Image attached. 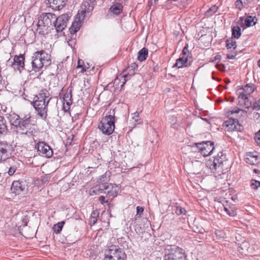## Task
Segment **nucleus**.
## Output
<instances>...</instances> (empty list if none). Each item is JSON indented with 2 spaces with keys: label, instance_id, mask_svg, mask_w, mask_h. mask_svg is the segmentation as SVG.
Instances as JSON below:
<instances>
[{
  "label": "nucleus",
  "instance_id": "nucleus-1",
  "mask_svg": "<svg viewBox=\"0 0 260 260\" xmlns=\"http://www.w3.org/2000/svg\"><path fill=\"white\" fill-rule=\"evenodd\" d=\"M46 89H42L34 98L33 106L37 112V114L43 120L47 117L48 105L52 99Z\"/></svg>",
  "mask_w": 260,
  "mask_h": 260
},
{
  "label": "nucleus",
  "instance_id": "nucleus-2",
  "mask_svg": "<svg viewBox=\"0 0 260 260\" xmlns=\"http://www.w3.org/2000/svg\"><path fill=\"white\" fill-rule=\"evenodd\" d=\"M96 4V0H84L81 5L80 12L76 15V19L70 28L71 34H75L81 26V23L84 19L86 14L91 12Z\"/></svg>",
  "mask_w": 260,
  "mask_h": 260
},
{
  "label": "nucleus",
  "instance_id": "nucleus-3",
  "mask_svg": "<svg viewBox=\"0 0 260 260\" xmlns=\"http://www.w3.org/2000/svg\"><path fill=\"white\" fill-rule=\"evenodd\" d=\"M31 118L30 114L22 115L14 131H16L17 133H19L20 135L28 137L35 136L37 131L35 125L31 122Z\"/></svg>",
  "mask_w": 260,
  "mask_h": 260
},
{
  "label": "nucleus",
  "instance_id": "nucleus-4",
  "mask_svg": "<svg viewBox=\"0 0 260 260\" xmlns=\"http://www.w3.org/2000/svg\"><path fill=\"white\" fill-rule=\"evenodd\" d=\"M31 59L32 69L36 72L40 71L43 67H47L51 62L50 55L43 50L35 52Z\"/></svg>",
  "mask_w": 260,
  "mask_h": 260
},
{
  "label": "nucleus",
  "instance_id": "nucleus-5",
  "mask_svg": "<svg viewBox=\"0 0 260 260\" xmlns=\"http://www.w3.org/2000/svg\"><path fill=\"white\" fill-rule=\"evenodd\" d=\"M207 166L212 171H217L221 172L227 170L229 167V161L226 155L222 152H219L213 160H209L207 162Z\"/></svg>",
  "mask_w": 260,
  "mask_h": 260
},
{
  "label": "nucleus",
  "instance_id": "nucleus-6",
  "mask_svg": "<svg viewBox=\"0 0 260 260\" xmlns=\"http://www.w3.org/2000/svg\"><path fill=\"white\" fill-rule=\"evenodd\" d=\"M115 116L111 114L104 117L101 120L98 128L106 135L113 133L115 128Z\"/></svg>",
  "mask_w": 260,
  "mask_h": 260
},
{
  "label": "nucleus",
  "instance_id": "nucleus-7",
  "mask_svg": "<svg viewBox=\"0 0 260 260\" xmlns=\"http://www.w3.org/2000/svg\"><path fill=\"white\" fill-rule=\"evenodd\" d=\"M104 260H125L126 255L123 250L115 245L106 250Z\"/></svg>",
  "mask_w": 260,
  "mask_h": 260
},
{
  "label": "nucleus",
  "instance_id": "nucleus-8",
  "mask_svg": "<svg viewBox=\"0 0 260 260\" xmlns=\"http://www.w3.org/2000/svg\"><path fill=\"white\" fill-rule=\"evenodd\" d=\"M185 250L178 246L170 247L165 254V260H186Z\"/></svg>",
  "mask_w": 260,
  "mask_h": 260
},
{
  "label": "nucleus",
  "instance_id": "nucleus-9",
  "mask_svg": "<svg viewBox=\"0 0 260 260\" xmlns=\"http://www.w3.org/2000/svg\"><path fill=\"white\" fill-rule=\"evenodd\" d=\"M14 151L13 146L6 141L0 142V161L10 158Z\"/></svg>",
  "mask_w": 260,
  "mask_h": 260
},
{
  "label": "nucleus",
  "instance_id": "nucleus-10",
  "mask_svg": "<svg viewBox=\"0 0 260 260\" xmlns=\"http://www.w3.org/2000/svg\"><path fill=\"white\" fill-rule=\"evenodd\" d=\"M25 57L23 54L15 55L13 59H9L7 61V66L11 67L15 71L21 73L24 69Z\"/></svg>",
  "mask_w": 260,
  "mask_h": 260
},
{
  "label": "nucleus",
  "instance_id": "nucleus-11",
  "mask_svg": "<svg viewBox=\"0 0 260 260\" xmlns=\"http://www.w3.org/2000/svg\"><path fill=\"white\" fill-rule=\"evenodd\" d=\"M55 16V15L51 13L42 14L39 17L38 27L44 26L48 28L52 25L54 26Z\"/></svg>",
  "mask_w": 260,
  "mask_h": 260
},
{
  "label": "nucleus",
  "instance_id": "nucleus-12",
  "mask_svg": "<svg viewBox=\"0 0 260 260\" xmlns=\"http://www.w3.org/2000/svg\"><path fill=\"white\" fill-rule=\"evenodd\" d=\"M194 145L204 156L211 155L214 149V143L211 141H203Z\"/></svg>",
  "mask_w": 260,
  "mask_h": 260
},
{
  "label": "nucleus",
  "instance_id": "nucleus-13",
  "mask_svg": "<svg viewBox=\"0 0 260 260\" xmlns=\"http://www.w3.org/2000/svg\"><path fill=\"white\" fill-rule=\"evenodd\" d=\"M35 148L40 156L50 158L53 155V152L51 148L43 141L39 142L35 146Z\"/></svg>",
  "mask_w": 260,
  "mask_h": 260
},
{
  "label": "nucleus",
  "instance_id": "nucleus-14",
  "mask_svg": "<svg viewBox=\"0 0 260 260\" xmlns=\"http://www.w3.org/2000/svg\"><path fill=\"white\" fill-rule=\"evenodd\" d=\"M69 16L67 14H63L58 17L55 16L54 26L57 32L62 31L67 25Z\"/></svg>",
  "mask_w": 260,
  "mask_h": 260
},
{
  "label": "nucleus",
  "instance_id": "nucleus-15",
  "mask_svg": "<svg viewBox=\"0 0 260 260\" xmlns=\"http://www.w3.org/2000/svg\"><path fill=\"white\" fill-rule=\"evenodd\" d=\"M112 188L113 185L112 184H109L108 183L99 182V184L90 189V194H98L101 193L106 192L109 193L110 191V189Z\"/></svg>",
  "mask_w": 260,
  "mask_h": 260
},
{
  "label": "nucleus",
  "instance_id": "nucleus-16",
  "mask_svg": "<svg viewBox=\"0 0 260 260\" xmlns=\"http://www.w3.org/2000/svg\"><path fill=\"white\" fill-rule=\"evenodd\" d=\"M192 61L191 56L189 55H187L186 56H182L176 60L174 67H176L178 68L188 67L191 65Z\"/></svg>",
  "mask_w": 260,
  "mask_h": 260
},
{
  "label": "nucleus",
  "instance_id": "nucleus-17",
  "mask_svg": "<svg viewBox=\"0 0 260 260\" xmlns=\"http://www.w3.org/2000/svg\"><path fill=\"white\" fill-rule=\"evenodd\" d=\"M7 119L9 120L11 126V129L14 130L21 116L14 113L11 112L6 115Z\"/></svg>",
  "mask_w": 260,
  "mask_h": 260
},
{
  "label": "nucleus",
  "instance_id": "nucleus-18",
  "mask_svg": "<svg viewBox=\"0 0 260 260\" xmlns=\"http://www.w3.org/2000/svg\"><path fill=\"white\" fill-rule=\"evenodd\" d=\"M47 4L54 10H59L66 4V0H48Z\"/></svg>",
  "mask_w": 260,
  "mask_h": 260
},
{
  "label": "nucleus",
  "instance_id": "nucleus-19",
  "mask_svg": "<svg viewBox=\"0 0 260 260\" xmlns=\"http://www.w3.org/2000/svg\"><path fill=\"white\" fill-rule=\"evenodd\" d=\"M225 126L231 130H236L237 131H241L242 126L239 124L238 120L236 118L231 119L225 122Z\"/></svg>",
  "mask_w": 260,
  "mask_h": 260
},
{
  "label": "nucleus",
  "instance_id": "nucleus-20",
  "mask_svg": "<svg viewBox=\"0 0 260 260\" xmlns=\"http://www.w3.org/2000/svg\"><path fill=\"white\" fill-rule=\"evenodd\" d=\"M138 68V65L136 63H132L131 66H128L127 67V74H124L122 76L123 78L124 82H123L121 87H122L126 81L128 80L129 76H132L135 74V71Z\"/></svg>",
  "mask_w": 260,
  "mask_h": 260
},
{
  "label": "nucleus",
  "instance_id": "nucleus-21",
  "mask_svg": "<svg viewBox=\"0 0 260 260\" xmlns=\"http://www.w3.org/2000/svg\"><path fill=\"white\" fill-rule=\"evenodd\" d=\"M24 189V187L19 181H14L12 184L11 191L16 194H20Z\"/></svg>",
  "mask_w": 260,
  "mask_h": 260
},
{
  "label": "nucleus",
  "instance_id": "nucleus-22",
  "mask_svg": "<svg viewBox=\"0 0 260 260\" xmlns=\"http://www.w3.org/2000/svg\"><path fill=\"white\" fill-rule=\"evenodd\" d=\"M258 156L249 152L246 155L245 161L247 164L251 165H255L258 163Z\"/></svg>",
  "mask_w": 260,
  "mask_h": 260
},
{
  "label": "nucleus",
  "instance_id": "nucleus-23",
  "mask_svg": "<svg viewBox=\"0 0 260 260\" xmlns=\"http://www.w3.org/2000/svg\"><path fill=\"white\" fill-rule=\"evenodd\" d=\"M8 132V127L6 120L3 116L0 115V136L6 135Z\"/></svg>",
  "mask_w": 260,
  "mask_h": 260
},
{
  "label": "nucleus",
  "instance_id": "nucleus-24",
  "mask_svg": "<svg viewBox=\"0 0 260 260\" xmlns=\"http://www.w3.org/2000/svg\"><path fill=\"white\" fill-rule=\"evenodd\" d=\"M63 105L66 104L68 106V108L70 109V106L72 104L73 100H72V91L70 90L69 91H67L63 95ZM63 108L65 109L66 107L63 105Z\"/></svg>",
  "mask_w": 260,
  "mask_h": 260
},
{
  "label": "nucleus",
  "instance_id": "nucleus-25",
  "mask_svg": "<svg viewBox=\"0 0 260 260\" xmlns=\"http://www.w3.org/2000/svg\"><path fill=\"white\" fill-rule=\"evenodd\" d=\"M123 6L119 3H116L113 5L110 8V11L116 15H118L122 12Z\"/></svg>",
  "mask_w": 260,
  "mask_h": 260
},
{
  "label": "nucleus",
  "instance_id": "nucleus-26",
  "mask_svg": "<svg viewBox=\"0 0 260 260\" xmlns=\"http://www.w3.org/2000/svg\"><path fill=\"white\" fill-rule=\"evenodd\" d=\"M147 56L148 49L144 47L139 51L137 59L140 61H143L146 59Z\"/></svg>",
  "mask_w": 260,
  "mask_h": 260
},
{
  "label": "nucleus",
  "instance_id": "nucleus-27",
  "mask_svg": "<svg viewBox=\"0 0 260 260\" xmlns=\"http://www.w3.org/2000/svg\"><path fill=\"white\" fill-rule=\"evenodd\" d=\"M244 90L247 94H250L256 89V87L253 84H247L243 88Z\"/></svg>",
  "mask_w": 260,
  "mask_h": 260
},
{
  "label": "nucleus",
  "instance_id": "nucleus-28",
  "mask_svg": "<svg viewBox=\"0 0 260 260\" xmlns=\"http://www.w3.org/2000/svg\"><path fill=\"white\" fill-rule=\"evenodd\" d=\"M218 9L216 5H213L205 13V15L207 17H211L217 11Z\"/></svg>",
  "mask_w": 260,
  "mask_h": 260
},
{
  "label": "nucleus",
  "instance_id": "nucleus-29",
  "mask_svg": "<svg viewBox=\"0 0 260 260\" xmlns=\"http://www.w3.org/2000/svg\"><path fill=\"white\" fill-rule=\"evenodd\" d=\"M241 35V28L238 26H234L232 28V37L238 39Z\"/></svg>",
  "mask_w": 260,
  "mask_h": 260
},
{
  "label": "nucleus",
  "instance_id": "nucleus-30",
  "mask_svg": "<svg viewBox=\"0 0 260 260\" xmlns=\"http://www.w3.org/2000/svg\"><path fill=\"white\" fill-rule=\"evenodd\" d=\"M226 47L227 49H231L233 48V49H235L237 47L236 41L233 38L226 40Z\"/></svg>",
  "mask_w": 260,
  "mask_h": 260
},
{
  "label": "nucleus",
  "instance_id": "nucleus-31",
  "mask_svg": "<svg viewBox=\"0 0 260 260\" xmlns=\"http://www.w3.org/2000/svg\"><path fill=\"white\" fill-rule=\"evenodd\" d=\"M64 224V221H61L57 223V224H54L53 227V230L54 232L56 234L59 233L61 231Z\"/></svg>",
  "mask_w": 260,
  "mask_h": 260
},
{
  "label": "nucleus",
  "instance_id": "nucleus-32",
  "mask_svg": "<svg viewBox=\"0 0 260 260\" xmlns=\"http://www.w3.org/2000/svg\"><path fill=\"white\" fill-rule=\"evenodd\" d=\"M256 23V22H254V18L251 16H248L245 20V25L247 27L254 25Z\"/></svg>",
  "mask_w": 260,
  "mask_h": 260
},
{
  "label": "nucleus",
  "instance_id": "nucleus-33",
  "mask_svg": "<svg viewBox=\"0 0 260 260\" xmlns=\"http://www.w3.org/2000/svg\"><path fill=\"white\" fill-rule=\"evenodd\" d=\"M17 164L18 163H14L9 168L8 173L10 176L14 175L16 172L17 169Z\"/></svg>",
  "mask_w": 260,
  "mask_h": 260
},
{
  "label": "nucleus",
  "instance_id": "nucleus-34",
  "mask_svg": "<svg viewBox=\"0 0 260 260\" xmlns=\"http://www.w3.org/2000/svg\"><path fill=\"white\" fill-rule=\"evenodd\" d=\"M248 98L247 96V94H245L244 93H241L239 94L238 96V100H239V105L240 106H241L243 104H242V102H243L244 100H247Z\"/></svg>",
  "mask_w": 260,
  "mask_h": 260
},
{
  "label": "nucleus",
  "instance_id": "nucleus-35",
  "mask_svg": "<svg viewBox=\"0 0 260 260\" xmlns=\"http://www.w3.org/2000/svg\"><path fill=\"white\" fill-rule=\"evenodd\" d=\"M250 186L252 188L256 189L260 187V182L255 180H252L251 181Z\"/></svg>",
  "mask_w": 260,
  "mask_h": 260
},
{
  "label": "nucleus",
  "instance_id": "nucleus-36",
  "mask_svg": "<svg viewBox=\"0 0 260 260\" xmlns=\"http://www.w3.org/2000/svg\"><path fill=\"white\" fill-rule=\"evenodd\" d=\"M109 180V176L107 175V173H105L104 175L101 176L100 178L99 182L102 183H108L107 182Z\"/></svg>",
  "mask_w": 260,
  "mask_h": 260
},
{
  "label": "nucleus",
  "instance_id": "nucleus-37",
  "mask_svg": "<svg viewBox=\"0 0 260 260\" xmlns=\"http://www.w3.org/2000/svg\"><path fill=\"white\" fill-rule=\"evenodd\" d=\"M176 213L178 215H185L186 213V211L184 208L179 206L176 208Z\"/></svg>",
  "mask_w": 260,
  "mask_h": 260
},
{
  "label": "nucleus",
  "instance_id": "nucleus-38",
  "mask_svg": "<svg viewBox=\"0 0 260 260\" xmlns=\"http://www.w3.org/2000/svg\"><path fill=\"white\" fill-rule=\"evenodd\" d=\"M224 210L227 213V214L230 216H235L236 215V212L232 209L229 210L228 208L224 207Z\"/></svg>",
  "mask_w": 260,
  "mask_h": 260
},
{
  "label": "nucleus",
  "instance_id": "nucleus-39",
  "mask_svg": "<svg viewBox=\"0 0 260 260\" xmlns=\"http://www.w3.org/2000/svg\"><path fill=\"white\" fill-rule=\"evenodd\" d=\"M252 108L253 110H260V99L254 103Z\"/></svg>",
  "mask_w": 260,
  "mask_h": 260
},
{
  "label": "nucleus",
  "instance_id": "nucleus-40",
  "mask_svg": "<svg viewBox=\"0 0 260 260\" xmlns=\"http://www.w3.org/2000/svg\"><path fill=\"white\" fill-rule=\"evenodd\" d=\"M83 61L81 59H79L77 68H82L81 72H82V73H83L86 71V70L83 67Z\"/></svg>",
  "mask_w": 260,
  "mask_h": 260
},
{
  "label": "nucleus",
  "instance_id": "nucleus-41",
  "mask_svg": "<svg viewBox=\"0 0 260 260\" xmlns=\"http://www.w3.org/2000/svg\"><path fill=\"white\" fill-rule=\"evenodd\" d=\"M235 5L236 8L242 10L243 8V3L241 0H237L235 3Z\"/></svg>",
  "mask_w": 260,
  "mask_h": 260
},
{
  "label": "nucleus",
  "instance_id": "nucleus-42",
  "mask_svg": "<svg viewBox=\"0 0 260 260\" xmlns=\"http://www.w3.org/2000/svg\"><path fill=\"white\" fill-rule=\"evenodd\" d=\"M254 139L256 142V143L260 145V130L255 134V135L254 136Z\"/></svg>",
  "mask_w": 260,
  "mask_h": 260
},
{
  "label": "nucleus",
  "instance_id": "nucleus-43",
  "mask_svg": "<svg viewBox=\"0 0 260 260\" xmlns=\"http://www.w3.org/2000/svg\"><path fill=\"white\" fill-rule=\"evenodd\" d=\"M242 104H243L242 105H244L245 108H249L251 105V104L249 101V99L248 98L247 100H244L243 102H242Z\"/></svg>",
  "mask_w": 260,
  "mask_h": 260
},
{
  "label": "nucleus",
  "instance_id": "nucleus-44",
  "mask_svg": "<svg viewBox=\"0 0 260 260\" xmlns=\"http://www.w3.org/2000/svg\"><path fill=\"white\" fill-rule=\"evenodd\" d=\"M144 211V208L141 206H138L137 207V215H139L141 217V215Z\"/></svg>",
  "mask_w": 260,
  "mask_h": 260
},
{
  "label": "nucleus",
  "instance_id": "nucleus-45",
  "mask_svg": "<svg viewBox=\"0 0 260 260\" xmlns=\"http://www.w3.org/2000/svg\"><path fill=\"white\" fill-rule=\"evenodd\" d=\"M240 111V110L239 108H235L234 110L229 111L228 113L231 114H233L234 113H238Z\"/></svg>",
  "mask_w": 260,
  "mask_h": 260
},
{
  "label": "nucleus",
  "instance_id": "nucleus-46",
  "mask_svg": "<svg viewBox=\"0 0 260 260\" xmlns=\"http://www.w3.org/2000/svg\"><path fill=\"white\" fill-rule=\"evenodd\" d=\"M215 235L219 237L220 238H221L223 237V233L222 232L220 231H216L215 232Z\"/></svg>",
  "mask_w": 260,
  "mask_h": 260
},
{
  "label": "nucleus",
  "instance_id": "nucleus-47",
  "mask_svg": "<svg viewBox=\"0 0 260 260\" xmlns=\"http://www.w3.org/2000/svg\"><path fill=\"white\" fill-rule=\"evenodd\" d=\"M134 116L133 117V118L135 120V121H138L139 120V114L138 113H135L133 114Z\"/></svg>",
  "mask_w": 260,
  "mask_h": 260
},
{
  "label": "nucleus",
  "instance_id": "nucleus-48",
  "mask_svg": "<svg viewBox=\"0 0 260 260\" xmlns=\"http://www.w3.org/2000/svg\"><path fill=\"white\" fill-rule=\"evenodd\" d=\"M194 231L198 233L203 234L205 232V230L203 228H201L200 229H197V230H194Z\"/></svg>",
  "mask_w": 260,
  "mask_h": 260
},
{
  "label": "nucleus",
  "instance_id": "nucleus-49",
  "mask_svg": "<svg viewBox=\"0 0 260 260\" xmlns=\"http://www.w3.org/2000/svg\"><path fill=\"white\" fill-rule=\"evenodd\" d=\"M68 42L69 45L71 47H73L75 43V40L72 39L71 40H69Z\"/></svg>",
  "mask_w": 260,
  "mask_h": 260
},
{
  "label": "nucleus",
  "instance_id": "nucleus-50",
  "mask_svg": "<svg viewBox=\"0 0 260 260\" xmlns=\"http://www.w3.org/2000/svg\"><path fill=\"white\" fill-rule=\"evenodd\" d=\"M217 68L220 71H222L225 68V66L223 64H219L216 66Z\"/></svg>",
  "mask_w": 260,
  "mask_h": 260
},
{
  "label": "nucleus",
  "instance_id": "nucleus-51",
  "mask_svg": "<svg viewBox=\"0 0 260 260\" xmlns=\"http://www.w3.org/2000/svg\"><path fill=\"white\" fill-rule=\"evenodd\" d=\"M97 221V219L96 217H92V216L91 215V217L90 218V222L92 223L93 224H95L96 223Z\"/></svg>",
  "mask_w": 260,
  "mask_h": 260
},
{
  "label": "nucleus",
  "instance_id": "nucleus-52",
  "mask_svg": "<svg viewBox=\"0 0 260 260\" xmlns=\"http://www.w3.org/2000/svg\"><path fill=\"white\" fill-rule=\"evenodd\" d=\"M99 201L101 202V204H104L105 202V198L104 196H101L99 199Z\"/></svg>",
  "mask_w": 260,
  "mask_h": 260
},
{
  "label": "nucleus",
  "instance_id": "nucleus-53",
  "mask_svg": "<svg viewBox=\"0 0 260 260\" xmlns=\"http://www.w3.org/2000/svg\"><path fill=\"white\" fill-rule=\"evenodd\" d=\"M187 46H185L182 50V54H183V56H186V54H187V52H186V50H187Z\"/></svg>",
  "mask_w": 260,
  "mask_h": 260
},
{
  "label": "nucleus",
  "instance_id": "nucleus-54",
  "mask_svg": "<svg viewBox=\"0 0 260 260\" xmlns=\"http://www.w3.org/2000/svg\"><path fill=\"white\" fill-rule=\"evenodd\" d=\"M221 56L220 55H216L214 56V61H216V60H220L221 59Z\"/></svg>",
  "mask_w": 260,
  "mask_h": 260
},
{
  "label": "nucleus",
  "instance_id": "nucleus-55",
  "mask_svg": "<svg viewBox=\"0 0 260 260\" xmlns=\"http://www.w3.org/2000/svg\"><path fill=\"white\" fill-rule=\"evenodd\" d=\"M227 58L229 59H234L236 58V55L228 54Z\"/></svg>",
  "mask_w": 260,
  "mask_h": 260
},
{
  "label": "nucleus",
  "instance_id": "nucleus-56",
  "mask_svg": "<svg viewBox=\"0 0 260 260\" xmlns=\"http://www.w3.org/2000/svg\"><path fill=\"white\" fill-rule=\"evenodd\" d=\"M259 117V114L258 113H254V117L258 118Z\"/></svg>",
  "mask_w": 260,
  "mask_h": 260
},
{
  "label": "nucleus",
  "instance_id": "nucleus-57",
  "mask_svg": "<svg viewBox=\"0 0 260 260\" xmlns=\"http://www.w3.org/2000/svg\"><path fill=\"white\" fill-rule=\"evenodd\" d=\"M246 1L248 3H251L253 0H246Z\"/></svg>",
  "mask_w": 260,
  "mask_h": 260
},
{
  "label": "nucleus",
  "instance_id": "nucleus-58",
  "mask_svg": "<svg viewBox=\"0 0 260 260\" xmlns=\"http://www.w3.org/2000/svg\"><path fill=\"white\" fill-rule=\"evenodd\" d=\"M258 66L260 68V59L258 61Z\"/></svg>",
  "mask_w": 260,
  "mask_h": 260
},
{
  "label": "nucleus",
  "instance_id": "nucleus-59",
  "mask_svg": "<svg viewBox=\"0 0 260 260\" xmlns=\"http://www.w3.org/2000/svg\"><path fill=\"white\" fill-rule=\"evenodd\" d=\"M158 0H154V3L156 4Z\"/></svg>",
  "mask_w": 260,
  "mask_h": 260
},
{
  "label": "nucleus",
  "instance_id": "nucleus-60",
  "mask_svg": "<svg viewBox=\"0 0 260 260\" xmlns=\"http://www.w3.org/2000/svg\"><path fill=\"white\" fill-rule=\"evenodd\" d=\"M254 172H257V170L255 169V170H254Z\"/></svg>",
  "mask_w": 260,
  "mask_h": 260
}]
</instances>
